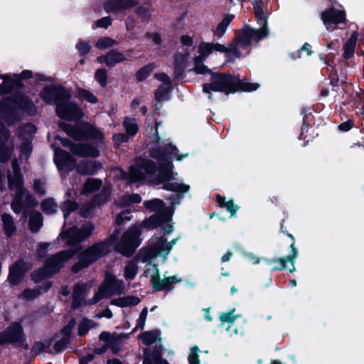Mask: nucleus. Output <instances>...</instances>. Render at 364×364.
<instances>
[{
	"label": "nucleus",
	"mask_w": 364,
	"mask_h": 364,
	"mask_svg": "<svg viewBox=\"0 0 364 364\" xmlns=\"http://www.w3.org/2000/svg\"><path fill=\"white\" fill-rule=\"evenodd\" d=\"M358 38V33L357 31H353L350 38L344 43L343 53L342 56L345 60H348L353 57Z\"/></svg>",
	"instance_id": "obj_33"
},
{
	"label": "nucleus",
	"mask_w": 364,
	"mask_h": 364,
	"mask_svg": "<svg viewBox=\"0 0 364 364\" xmlns=\"http://www.w3.org/2000/svg\"><path fill=\"white\" fill-rule=\"evenodd\" d=\"M50 345L51 341H48L47 344H45L43 341H36L32 346V352L36 355H39L43 352L53 354V353L50 349Z\"/></svg>",
	"instance_id": "obj_53"
},
{
	"label": "nucleus",
	"mask_w": 364,
	"mask_h": 364,
	"mask_svg": "<svg viewBox=\"0 0 364 364\" xmlns=\"http://www.w3.org/2000/svg\"><path fill=\"white\" fill-rule=\"evenodd\" d=\"M43 225V218L38 211H33L31 213L28 220V228L33 233L40 231Z\"/></svg>",
	"instance_id": "obj_34"
},
{
	"label": "nucleus",
	"mask_w": 364,
	"mask_h": 364,
	"mask_svg": "<svg viewBox=\"0 0 364 364\" xmlns=\"http://www.w3.org/2000/svg\"><path fill=\"white\" fill-rule=\"evenodd\" d=\"M144 353L143 364H170L165 358H162L161 347H154L151 353L149 348H146Z\"/></svg>",
	"instance_id": "obj_28"
},
{
	"label": "nucleus",
	"mask_w": 364,
	"mask_h": 364,
	"mask_svg": "<svg viewBox=\"0 0 364 364\" xmlns=\"http://www.w3.org/2000/svg\"><path fill=\"white\" fill-rule=\"evenodd\" d=\"M172 248L169 247L167 239L164 236L157 237L156 243L152 245L146 252L144 261L159 255H168Z\"/></svg>",
	"instance_id": "obj_20"
},
{
	"label": "nucleus",
	"mask_w": 364,
	"mask_h": 364,
	"mask_svg": "<svg viewBox=\"0 0 364 364\" xmlns=\"http://www.w3.org/2000/svg\"><path fill=\"white\" fill-rule=\"evenodd\" d=\"M2 222V228L4 234L8 237H11L16 234V227L14 221L13 217L6 213H4L1 215Z\"/></svg>",
	"instance_id": "obj_31"
},
{
	"label": "nucleus",
	"mask_w": 364,
	"mask_h": 364,
	"mask_svg": "<svg viewBox=\"0 0 364 364\" xmlns=\"http://www.w3.org/2000/svg\"><path fill=\"white\" fill-rule=\"evenodd\" d=\"M252 33L253 28L247 26L241 30L240 34L236 38L242 46H250L253 38Z\"/></svg>",
	"instance_id": "obj_40"
},
{
	"label": "nucleus",
	"mask_w": 364,
	"mask_h": 364,
	"mask_svg": "<svg viewBox=\"0 0 364 364\" xmlns=\"http://www.w3.org/2000/svg\"><path fill=\"white\" fill-rule=\"evenodd\" d=\"M173 164L171 160L159 164L157 172L159 173L154 178V182L156 185L162 184L166 181H170L173 179Z\"/></svg>",
	"instance_id": "obj_23"
},
{
	"label": "nucleus",
	"mask_w": 364,
	"mask_h": 364,
	"mask_svg": "<svg viewBox=\"0 0 364 364\" xmlns=\"http://www.w3.org/2000/svg\"><path fill=\"white\" fill-rule=\"evenodd\" d=\"M144 206L150 211L157 212L161 211L164 207V203L159 198H154L144 202Z\"/></svg>",
	"instance_id": "obj_51"
},
{
	"label": "nucleus",
	"mask_w": 364,
	"mask_h": 364,
	"mask_svg": "<svg viewBox=\"0 0 364 364\" xmlns=\"http://www.w3.org/2000/svg\"><path fill=\"white\" fill-rule=\"evenodd\" d=\"M97 323L87 318H83L77 327V334L80 337L85 336L91 328H95Z\"/></svg>",
	"instance_id": "obj_43"
},
{
	"label": "nucleus",
	"mask_w": 364,
	"mask_h": 364,
	"mask_svg": "<svg viewBox=\"0 0 364 364\" xmlns=\"http://www.w3.org/2000/svg\"><path fill=\"white\" fill-rule=\"evenodd\" d=\"M36 132V127L31 122L26 123L18 128V137L24 141L23 149L31 151V141Z\"/></svg>",
	"instance_id": "obj_26"
},
{
	"label": "nucleus",
	"mask_w": 364,
	"mask_h": 364,
	"mask_svg": "<svg viewBox=\"0 0 364 364\" xmlns=\"http://www.w3.org/2000/svg\"><path fill=\"white\" fill-rule=\"evenodd\" d=\"M215 201L220 208H225L226 210L230 213V218L235 217L237 210L240 209V206L235 204L233 199H230L228 201H226L225 198L220 194L215 195Z\"/></svg>",
	"instance_id": "obj_30"
},
{
	"label": "nucleus",
	"mask_w": 364,
	"mask_h": 364,
	"mask_svg": "<svg viewBox=\"0 0 364 364\" xmlns=\"http://www.w3.org/2000/svg\"><path fill=\"white\" fill-rule=\"evenodd\" d=\"M123 126L126 130V134L129 136H134L139 131V126L135 118H125Z\"/></svg>",
	"instance_id": "obj_45"
},
{
	"label": "nucleus",
	"mask_w": 364,
	"mask_h": 364,
	"mask_svg": "<svg viewBox=\"0 0 364 364\" xmlns=\"http://www.w3.org/2000/svg\"><path fill=\"white\" fill-rule=\"evenodd\" d=\"M135 14L139 17L142 22H148L151 17L149 10L144 6H138L135 11Z\"/></svg>",
	"instance_id": "obj_63"
},
{
	"label": "nucleus",
	"mask_w": 364,
	"mask_h": 364,
	"mask_svg": "<svg viewBox=\"0 0 364 364\" xmlns=\"http://www.w3.org/2000/svg\"><path fill=\"white\" fill-rule=\"evenodd\" d=\"M102 186V181L101 179L90 178L83 184V191L87 194L92 193L99 191Z\"/></svg>",
	"instance_id": "obj_41"
},
{
	"label": "nucleus",
	"mask_w": 364,
	"mask_h": 364,
	"mask_svg": "<svg viewBox=\"0 0 364 364\" xmlns=\"http://www.w3.org/2000/svg\"><path fill=\"white\" fill-rule=\"evenodd\" d=\"M139 166L149 176L151 177L157 172L159 165L151 159H143L139 164Z\"/></svg>",
	"instance_id": "obj_42"
},
{
	"label": "nucleus",
	"mask_w": 364,
	"mask_h": 364,
	"mask_svg": "<svg viewBox=\"0 0 364 364\" xmlns=\"http://www.w3.org/2000/svg\"><path fill=\"white\" fill-rule=\"evenodd\" d=\"M180 188H183L181 191H180L181 193H187L190 190V186L184 183L166 181L163 183L162 186L163 189L172 192L179 191Z\"/></svg>",
	"instance_id": "obj_50"
},
{
	"label": "nucleus",
	"mask_w": 364,
	"mask_h": 364,
	"mask_svg": "<svg viewBox=\"0 0 364 364\" xmlns=\"http://www.w3.org/2000/svg\"><path fill=\"white\" fill-rule=\"evenodd\" d=\"M50 277H52V275H50V272L46 267L45 264H43V267L34 269L31 274V279L35 283H38Z\"/></svg>",
	"instance_id": "obj_44"
},
{
	"label": "nucleus",
	"mask_w": 364,
	"mask_h": 364,
	"mask_svg": "<svg viewBox=\"0 0 364 364\" xmlns=\"http://www.w3.org/2000/svg\"><path fill=\"white\" fill-rule=\"evenodd\" d=\"M141 170L140 168H139L134 166H130L129 175L130 183L140 181L144 178V174Z\"/></svg>",
	"instance_id": "obj_56"
},
{
	"label": "nucleus",
	"mask_w": 364,
	"mask_h": 364,
	"mask_svg": "<svg viewBox=\"0 0 364 364\" xmlns=\"http://www.w3.org/2000/svg\"><path fill=\"white\" fill-rule=\"evenodd\" d=\"M321 17L323 24L326 26H330L331 24L337 25L341 23H345L346 20V12L342 10H337L334 6L323 11L321 14Z\"/></svg>",
	"instance_id": "obj_22"
},
{
	"label": "nucleus",
	"mask_w": 364,
	"mask_h": 364,
	"mask_svg": "<svg viewBox=\"0 0 364 364\" xmlns=\"http://www.w3.org/2000/svg\"><path fill=\"white\" fill-rule=\"evenodd\" d=\"M181 282V279L177 276H171L161 279L159 270L157 267H155V272L150 279V284L154 292L161 291L168 292L173 289L175 284Z\"/></svg>",
	"instance_id": "obj_12"
},
{
	"label": "nucleus",
	"mask_w": 364,
	"mask_h": 364,
	"mask_svg": "<svg viewBox=\"0 0 364 364\" xmlns=\"http://www.w3.org/2000/svg\"><path fill=\"white\" fill-rule=\"evenodd\" d=\"M32 267V264L23 259H18L9 267L7 279L10 284L17 286L25 279L26 274Z\"/></svg>",
	"instance_id": "obj_11"
},
{
	"label": "nucleus",
	"mask_w": 364,
	"mask_h": 364,
	"mask_svg": "<svg viewBox=\"0 0 364 364\" xmlns=\"http://www.w3.org/2000/svg\"><path fill=\"white\" fill-rule=\"evenodd\" d=\"M120 234H121V229L116 228L113 231V232L109 235L108 237L105 238L104 240L100 241V242L105 245V247L107 250H110V252H111L112 247L118 240Z\"/></svg>",
	"instance_id": "obj_54"
},
{
	"label": "nucleus",
	"mask_w": 364,
	"mask_h": 364,
	"mask_svg": "<svg viewBox=\"0 0 364 364\" xmlns=\"http://www.w3.org/2000/svg\"><path fill=\"white\" fill-rule=\"evenodd\" d=\"M55 112L59 118L67 121L78 120L84 115L80 107L69 100H63L57 103Z\"/></svg>",
	"instance_id": "obj_10"
},
{
	"label": "nucleus",
	"mask_w": 364,
	"mask_h": 364,
	"mask_svg": "<svg viewBox=\"0 0 364 364\" xmlns=\"http://www.w3.org/2000/svg\"><path fill=\"white\" fill-rule=\"evenodd\" d=\"M168 145L171 148V151H169L168 149L164 146L151 148L150 150L151 157L159 161L165 162L167 161L168 160H171L172 154H175L177 161H181L185 156H187V154L184 156L179 155L178 154V149L171 142L169 143Z\"/></svg>",
	"instance_id": "obj_19"
},
{
	"label": "nucleus",
	"mask_w": 364,
	"mask_h": 364,
	"mask_svg": "<svg viewBox=\"0 0 364 364\" xmlns=\"http://www.w3.org/2000/svg\"><path fill=\"white\" fill-rule=\"evenodd\" d=\"M171 89L172 87L169 86L165 87L163 85L159 86V87L154 92L155 100L157 102H161L164 100V98L171 92Z\"/></svg>",
	"instance_id": "obj_59"
},
{
	"label": "nucleus",
	"mask_w": 364,
	"mask_h": 364,
	"mask_svg": "<svg viewBox=\"0 0 364 364\" xmlns=\"http://www.w3.org/2000/svg\"><path fill=\"white\" fill-rule=\"evenodd\" d=\"M124 277L127 280H133L138 273V266L135 261H129L124 267Z\"/></svg>",
	"instance_id": "obj_49"
},
{
	"label": "nucleus",
	"mask_w": 364,
	"mask_h": 364,
	"mask_svg": "<svg viewBox=\"0 0 364 364\" xmlns=\"http://www.w3.org/2000/svg\"><path fill=\"white\" fill-rule=\"evenodd\" d=\"M14 175H8V187L10 190L21 189L23 186L24 178L17 164H12Z\"/></svg>",
	"instance_id": "obj_29"
},
{
	"label": "nucleus",
	"mask_w": 364,
	"mask_h": 364,
	"mask_svg": "<svg viewBox=\"0 0 364 364\" xmlns=\"http://www.w3.org/2000/svg\"><path fill=\"white\" fill-rule=\"evenodd\" d=\"M26 341V334L20 322H12L5 330L0 332V346L12 344L16 347L23 346L28 350V344Z\"/></svg>",
	"instance_id": "obj_7"
},
{
	"label": "nucleus",
	"mask_w": 364,
	"mask_h": 364,
	"mask_svg": "<svg viewBox=\"0 0 364 364\" xmlns=\"http://www.w3.org/2000/svg\"><path fill=\"white\" fill-rule=\"evenodd\" d=\"M95 80L104 88L107 85V70L105 68H99L95 73Z\"/></svg>",
	"instance_id": "obj_55"
},
{
	"label": "nucleus",
	"mask_w": 364,
	"mask_h": 364,
	"mask_svg": "<svg viewBox=\"0 0 364 364\" xmlns=\"http://www.w3.org/2000/svg\"><path fill=\"white\" fill-rule=\"evenodd\" d=\"M107 66L109 68L114 67L117 63H122L127 60L122 53L115 48L111 49L107 52Z\"/></svg>",
	"instance_id": "obj_38"
},
{
	"label": "nucleus",
	"mask_w": 364,
	"mask_h": 364,
	"mask_svg": "<svg viewBox=\"0 0 364 364\" xmlns=\"http://www.w3.org/2000/svg\"><path fill=\"white\" fill-rule=\"evenodd\" d=\"M139 338L141 340L142 343L147 346L152 345L156 341H161V331L159 329H154L152 331H147L141 333Z\"/></svg>",
	"instance_id": "obj_36"
},
{
	"label": "nucleus",
	"mask_w": 364,
	"mask_h": 364,
	"mask_svg": "<svg viewBox=\"0 0 364 364\" xmlns=\"http://www.w3.org/2000/svg\"><path fill=\"white\" fill-rule=\"evenodd\" d=\"M18 109L30 116L37 114L36 106L25 94L16 93L0 101V116L9 126L15 124L21 119Z\"/></svg>",
	"instance_id": "obj_1"
},
{
	"label": "nucleus",
	"mask_w": 364,
	"mask_h": 364,
	"mask_svg": "<svg viewBox=\"0 0 364 364\" xmlns=\"http://www.w3.org/2000/svg\"><path fill=\"white\" fill-rule=\"evenodd\" d=\"M78 253V262L71 267V272L74 274L89 267L101 258L107 256L110 253V250H107L101 242H97L88 246L84 250H80Z\"/></svg>",
	"instance_id": "obj_4"
},
{
	"label": "nucleus",
	"mask_w": 364,
	"mask_h": 364,
	"mask_svg": "<svg viewBox=\"0 0 364 364\" xmlns=\"http://www.w3.org/2000/svg\"><path fill=\"white\" fill-rule=\"evenodd\" d=\"M153 63H149L141 68L136 71L135 77L137 82H142L145 80L153 72L154 69Z\"/></svg>",
	"instance_id": "obj_48"
},
{
	"label": "nucleus",
	"mask_w": 364,
	"mask_h": 364,
	"mask_svg": "<svg viewBox=\"0 0 364 364\" xmlns=\"http://www.w3.org/2000/svg\"><path fill=\"white\" fill-rule=\"evenodd\" d=\"M54 162L59 171H63L65 173L77 168L76 159L69 152L60 148L55 151Z\"/></svg>",
	"instance_id": "obj_13"
},
{
	"label": "nucleus",
	"mask_w": 364,
	"mask_h": 364,
	"mask_svg": "<svg viewBox=\"0 0 364 364\" xmlns=\"http://www.w3.org/2000/svg\"><path fill=\"white\" fill-rule=\"evenodd\" d=\"M102 168L103 165L100 161L84 159L77 164L76 171L82 176H94Z\"/></svg>",
	"instance_id": "obj_21"
},
{
	"label": "nucleus",
	"mask_w": 364,
	"mask_h": 364,
	"mask_svg": "<svg viewBox=\"0 0 364 364\" xmlns=\"http://www.w3.org/2000/svg\"><path fill=\"white\" fill-rule=\"evenodd\" d=\"M187 58L186 55H181L175 58L173 68V79L175 80H183L186 77Z\"/></svg>",
	"instance_id": "obj_32"
},
{
	"label": "nucleus",
	"mask_w": 364,
	"mask_h": 364,
	"mask_svg": "<svg viewBox=\"0 0 364 364\" xmlns=\"http://www.w3.org/2000/svg\"><path fill=\"white\" fill-rule=\"evenodd\" d=\"M110 198V193L104 188L99 193L95 195L89 202V209H93L106 203Z\"/></svg>",
	"instance_id": "obj_35"
},
{
	"label": "nucleus",
	"mask_w": 364,
	"mask_h": 364,
	"mask_svg": "<svg viewBox=\"0 0 364 364\" xmlns=\"http://www.w3.org/2000/svg\"><path fill=\"white\" fill-rule=\"evenodd\" d=\"M76 92L77 97L82 102H87L91 104H96L98 102L97 97L88 90L82 87H78Z\"/></svg>",
	"instance_id": "obj_39"
},
{
	"label": "nucleus",
	"mask_w": 364,
	"mask_h": 364,
	"mask_svg": "<svg viewBox=\"0 0 364 364\" xmlns=\"http://www.w3.org/2000/svg\"><path fill=\"white\" fill-rule=\"evenodd\" d=\"M214 80L213 89L226 95L237 92H252L259 87V84L244 82L239 76L230 73L215 74Z\"/></svg>",
	"instance_id": "obj_3"
},
{
	"label": "nucleus",
	"mask_w": 364,
	"mask_h": 364,
	"mask_svg": "<svg viewBox=\"0 0 364 364\" xmlns=\"http://www.w3.org/2000/svg\"><path fill=\"white\" fill-rule=\"evenodd\" d=\"M76 255V251L71 248L60 250L48 257L44 264L50 272V275L54 276L58 274L65 267V263Z\"/></svg>",
	"instance_id": "obj_9"
},
{
	"label": "nucleus",
	"mask_w": 364,
	"mask_h": 364,
	"mask_svg": "<svg viewBox=\"0 0 364 364\" xmlns=\"http://www.w3.org/2000/svg\"><path fill=\"white\" fill-rule=\"evenodd\" d=\"M262 27L259 29H254L252 33V38L257 41H259L263 38L267 37L269 32L267 23H260Z\"/></svg>",
	"instance_id": "obj_61"
},
{
	"label": "nucleus",
	"mask_w": 364,
	"mask_h": 364,
	"mask_svg": "<svg viewBox=\"0 0 364 364\" xmlns=\"http://www.w3.org/2000/svg\"><path fill=\"white\" fill-rule=\"evenodd\" d=\"M141 231L139 227L132 226L123 233L121 240L114 246V250L126 257H131L140 245Z\"/></svg>",
	"instance_id": "obj_6"
},
{
	"label": "nucleus",
	"mask_w": 364,
	"mask_h": 364,
	"mask_svg": "<svg viewBox=\"0 0 364 364\" xmlns=\"http://www.w3.org/2000/svg\"><path fill=\"white\" fill-rule=\"evenodd\" d=\"M50 243L40 242L37 245L35 256L38 260H42L46 258Z\"/></svg>",
	"instance_id": "obj_58"
},
{
	"label": "nucleus",
	"mask_w": 364,
	"mask_h": 364,
	"mask_svg": "<svg viewBox=\"0 0 364 364\" xmlns=\"http://www.w3.org/2000/svg\"><path fill=\"white\" fill-rule=\"evenodd\" d=\"M253 6L255 16L258 23H267V16L263 11L262 0H257Z\"/></svg>",
	"instance_id": "obj_47"
},
{
	"label": "nucleus",
	"mask_w": 364,
	"mask_h": 364,
	"mask_svg": "<svg viewBox=\"0 0 364 364\" xmlns=\"http://www.w3.org/2000/svg\"><path fill=\"white\" fill-rule=\"evenodd\" d=\"M60 128L66 134L77 141L93 140L95 145L99 146L103 143L104 134L95 125L88 122H80L77 125L61 122Z\"/></svg>",
	"instance_id": "obj_2"
},
{
	"label": "nucleus",
	"mask_w": 364,
	"mask_h": 364,
	"mask_svg": "<svg viewBox=\"0 0 364 364\" xmlns=\"http://www.w3.org/2000/svg\"><path fill=\"white\" fill-rule=\"evenodd\" d=\"M193 70L198 75H210V82L203 85V92L209 95V99H211L212 97V92H218L213 89L214 84L211 85V84L215 80H214L215 74H227V73L213 72L204 64L194 66Z\"/></svg>",
	"instance_id": "obj_25"
},
{
	"label": "nucleus",
	"mask_w": 364,
	"mask_h": 364,
	"mask_svg": "<svg viewBox=\"0 0 364 364\" xmlns=\"http://www.w3.org/2000/svg\"><path fill=\"white\" fill-rule=\"evenodd\" d=\"M1 79L3 82L0 85V95L11 94L15 89L21 90L24 87V84L17 77L12 78L10 75H2Z\"/></svg>",
	"instance_id": "obj_24"
},
{
	"label": "nucleus",
	"mask_w": 364,
	"mask_h": 364,
	"mask_svg": "<svg viewBox=\"0 0 364 364\" xmlns=\"http://www.w3.org/2000/svg\"><path fill=\"white\" fill-rule=\"evenodd\" d=\"M117 44V42L116 40L108 36H105L98 39L96 43V47L99 49H106Z\"/></svg>",
	"instance_id": "obj_57"
},
{
	"label": "nucleus",
	"mask_w": 364,
	"mask_h": 364,
	"mask_svg": "<svg viewBox=\"0 0 364 364\" xmlns=\"http://www.w3.org/2000/svg\"><path fill=\"white\" fill-rule=\"evenodd\" d=\"M100 291H104L109 296L113 294H121L124 290V284L122 280H118L115 275L106 272L103 283L100 287Z\"/></svg>",
	"instance_id": "obj_15"
},
{
	"label": "nucleus",
	"mask_w": 364,
	"mask_h": 364,
	"mask_svg": "<svg viewBox=\"0 0 364 364\" xmlns=\"http://www.w3.org/2000/svg\"><path fill=\"white\" fill-rule=\"evenodd\" d=\"M125 338H127V335L124 333H117L114 332L110 333L105 331H102L99 336V339L105 342L108 348H109L114 355L118 354L121 350L122 346L120 341Z\"/></svg>",
	"instance_id": "obj_18"
},
{
	"label": "nucleus",
	"mask_w": 364,
	"mask_h": 364,
	"mask_svg": "<svg viewBox=\"0 0 364 364\" xmlns=\"http://www.w3.org/2000/svg\"><path fill=\"white\" fill-rule=\"evenodd\" d=\"M138 4L137 0H107L103 4V8L108 14H118L129 10Z\"/></svg>",
	"instance_id": "obj_17"
},
{
	"label": "nucleus",
	"mask_w": 364,
	"mask_h": 364,
	"mask_svg": "<svg viewBox=\"0 0 364 364\" xmlns=\"http://www.w3.org/2000/svg\"><path fill=\"white\" fill-rule=\"evenodd\" d=\"M40 97L48 105H57L63 100H69L70 94L62 85H46L40 92Z\"/></svg>",
	"instance_id": "obj_8"
},
{
	"label": "nucleus",
	"mask_w": 364,
	"mask_h": 364,
	"mask_svg": "<svg viewBox=\"0 0 364 364\" xmlns=\"http://www.w3.org/2000/svg\"><path fill=\"white\" fill-rule=\"evenodd\" d=\"M75 155L79 157L97 158L100 156V150L91 143H82L74 145Z\"/></svg>",
	"instance_id": "obj_27"
},
{
	"label": "nucleus",
	"mask_w": 364,
	"mask_h": 364,
	"mask_svg": "<svg viewBox=\"0 0 364 364\" xmlns=\"http://www.w3.org/2000/svg\"><path fill=\"white\" fill-rule=\"evenodd\" d=\"M234 14H225V16L223 17L221 21L218 24L214 31V35L217 36L218 38H220L221 37L223 36L224 33L227 30V28L232 22V21L234 19Z\"/></svg>",
	"instance_id": "obj_37"
},
{
	"label": "nucleus",
	"mask_w": 364,
	"mask_h": 364,
	"mask_svg": "<svg viewBox=\"0 0 364 364\" xmlns=\"http://www.w3.org/2000/svg\"><path fill=\"white\" fill-rule=\"evenodd\" d=\"M41 294L42 291H40V289L36 287L33 289L26 288L21 293L22 297L27 301H31L38 298Z\"/></svg>",
	"instance_id": "obj_60"
},
{
	"label": "nucleus",
	"mask_w": 364,
	"mask_h": 364,
	"mask_svg": "<svg viewBox=\"0 0 364 364\" xmlns=\"http://www.w3.org/2000/svg\"><path fill=\"white\" fill-rule=\"evenodd\" d=\"M173 211L170 208H165L155 214L151 215L142 222V227L148 229L156 228L172 220Z\"/></svg>",
	"instance_id": "obj_16"
},
{
	"label": "nucleus",
	"mask_w": 364,
	"mask_h": 364,
	"mask_svg": "<svg viewBox=\"0 0 364 364\" xmlns=\"http://www.w3.org/2000/svg\"><path fill=\"white\" fill-rule=\"evenodd\" d=\"M75 48L81 57L86 56L92 50L89 41H80L77 43Z\"/></svg>",
	"instance_id": "obj_62"
},
{
	"label": "nucleus",
	"mask_w": 364,
	"mask_h": 364,
	"mask_svg": "<svg viewBox=\"0 0 364 364\" xmlns=\"http://www.w3.org/2000/svg\"><path fill=\"white\" fill-rule=\"evenodd\" d=\"M95 230V225L91 223L82 224L80 228L76 225L68 228L60 233L59 237L62 240H66V244L70 248L76 251V254L82 250L81 242L89 237Z\"/></svg>",
	"instance_id": "obj_5"
},
{
	"label": "nucleus",
	"mask_w": 364,
	"mask_h": 364,
	"mask_svg": "<svg viewBox=\"0 0 364 364\" xmlns=\"http://www.w3.org/2000/svg\"><path fill=\"white\" fill-rule=\"evenodd\" d=\"M298 256V250L296 248H293L292 250H290L289 254L287 256L283 257H274L270 259H266V263L268 265L275 264L272 269L271 271L274 272L276 270H284L287 268V263L289 262L291 264V267L288 270L290 273H293L296 271V268L294 266L295 259Z\"/></svg>",
	"instance_id": "obj_14"
},
{
	"label": "nucleus",
	"mask_w": 364,
	"mask_h": 364,
	"mask_svg": "<svg viewBox=\"0 0 364 364\" xmlns=\"http://www.w3.org/2000/svg\"><path fill=\"white\" fill-rule=\"evenodd\" d=\"M57 203L53 198H46L41 203V210L47 215L55 213L57 212Z\"/></svg>",
	"instance_id": "obj_46"
},
{
	"label": "nucleus",
	"mask_w": 364,
	"mask_h": 364,
	"mask_svg": "<svg viewBox=\"0 0 364 364\" xmlns=\"http://www.w3.org/2000/svg\"><path fill=\"white\" fill-rule=\"evenodd\" d=\"M70 338H62L60 340L57 341L53 345V349L55 353H61L64 351L70 343Z\"/></svg>",
	"instance_id": "obj_64"
},
{
	"label": "nucleus",
	"mask_w": 364,
	"mask_h": 364,
	"mask_svg": "<svg viewBox=\"0 0 364 364\" xmlns=\"http://www.w3.org/2000/svg\"><path fill=\"white\" fill-rule=\"evenodd\" d=\"M79 205L75 200H66L60 205V209L63 213V217L66 218L72 212L77 210Z\"/></svg>",
	"instance_id": "obj_52"
}]
</instances>
